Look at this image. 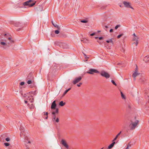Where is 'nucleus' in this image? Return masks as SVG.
<instances>
[{
  "mask_svg": "<svg viewBox=\"0 0 149 149\" xmlns=\"http://www.w3.org/2000/svg\"><path fill=\"white\" fill-rule=\"evenodd\" d=\"M71 89L70 88H69L67 90H66L68 92Z\"/></svg>",
  "mask_w": 149,
  "mask_h": 149,
  "instance_id": "obj_48",
  "label": "nucleus"
},
{
  "mask_svg": "<svg viewBox=\"0 0 149 149\" xmlns=\"http://www.w3.org/2000/svg\"><path fill=\"white\" fill-rule=\"evenodd\" d=\"M120 26V25H117L115 27V29H117Z\"/></svg>",
  "mask_w": 149,
  "mask_h": 149,
  "instance_id": "obj_32",
  "label": "nucleus"
},
{
  "mask_svg": "<svg viewBox=\"0 0 149 149\" xmlns=\"http://www.w3.org/2000/svg\"><path fill=\"white\" fill-rule=\"evenodd\" d=\"M107 42L108 43H111L112 45H113V41L111 39H110L109 40H107Z\"/></svg>",
  "mask_w": 149,
  "mask_h": 149,
  "instance_id": "obj_24",
  "label": "nucleus"
},
{
  "mask_svg": "<svg viewBox=\"0 0 149 149\" xmlns=\"http://www.w3.org/2000/svg\"><path fill=\"white\" fill-rule=\"evenodd\" d=\"M15 25L16 26H18L19 25V24L17 23H16Z\"/></svg>",
  "mask_w": 149,
  "mask_h": 149,
  "instance_id": "obj_39",
  "label": "nucleus"
},
{
  "mask_svg": "<svg viewBox=\"0 0 149 149\" xmlns=\"http://www.w3.org/2000/svg\"><path fill=\"white\" fill-rule=\"evenodd\" d=\"M5 38L8 39L9 40L11 41L12 42H14V41L12 40L11 37L7 34H5L4 35V37H3V38L1 40L6 41V40Z\"/></svg>",
  "mask_w": 149,
  "mask_h": 149,
  "instance_id": "obj_4",
  "label": "nucleus"
},
{
  "mask_svg": "<svg viewBox=\"0 0 149 149\" xmlns=\"http://www.w3.org/2000/svg\"><path fill=\"white\" fill-rule=\"evenodd\" d=\"M25 83L24 82V81H22V82L20 84H25Z\"/></svg>",
  "mask_w": 149,
  "mask_h": 149,
  "instance_id": "obj_47",
  "label": "nucleus"
},
{
  "mask_svg": "<svg viewBox=\"0 0 149 149\" xmlns=\"http://www.w3.org/2000/svg\"><path fill=\"white\" fill-rule=\"evenodd\" d=\"M33 1L32 0H30L26 1L24 3V6H28L29 7H32L34 5L35 3L36 2L33 3L31 4V3L33 2Z\"/></svg>",
  "mask_w": 149,
  "mask_h": 149,
  "instance_id": "obj_3",
  "label": "nucleus"
},
{
  "mask_svg": "<svg viewBox=\"0 0 149 149\" xmlns=\"http://www.w3.org/2000/svg\"><path fill=\"white\" fill-rule=\"evenodd\" d=\"M144 61L146 62L149 61V56H145L143 59Z\"/></svg>",
  "mask_w": 149,
  "mask_h": 149,
  "instance_id": "obj_17",
  "label": "nucleus"
},
{
  "mask_svg": "<svg viewBox=\"0 0 149 149\" xmlns=\"http://www.w3.org/2000/svg\"><path fill=\"white\" fill-rule=\"evenodd\" d=\"M5 140L6 141H10V138L8 137V138H6V139Z\"/></svg>",
  "mask_w": 149,
  "mask_h": 149,
  "instance_id": "obj_34",
  "label": "nucleus"
},
{
  "mask_svg": "<svg viewBox=\"0 0 149 149\" xmlns=\"http://www.w3.org/2000/svg\"><path fill=\"white\" fill-rule=\"evenodd\" d=\"M56 118V115H53L52 116V119H54L55 118Z\"/></svg>",
  "mask_w": 149,
  "mask_h": 149,
  "instance_id": "obj_38",
  "label": "nucleus"
},
{
  "mask_svg": "<svg viewBox=\"0 0 149 149\" xmlns=\"http://www.w3.org/2000/svg\"><path fill=\"white\" fill-rule=\"evenodd\" d=\"M143 81H144L143 80L142 82H141V83H144V82Z\"/></svg>",
  "mask_w": 149,
  "mask_h": 149,
  "instance_id": "obj_56",
  "label": "nucleus"
},
{
  "mask_svg": "<svg viewBox=\"0 0 149 149\" xmlns=\"http://www.w3.org/2000/svg\"><path fill=\"white\" fill-rule=\"evenodd\" d=\"M120 93H121V96L122 98L123 99H126V97H125V96L124 95V94H123V93L121 91Z\"/></svg>",
  "mask_w": 149,
  "mask_h": 149,
  "instance_id": "obj_22",
  "label": "nucleus"
},
{
  "mask_svg": "<svg viewBox=\"0 0 149 149\" xmlns=\"http://www.w3.org/2000/svg\"><path fill=\"white\" fill-rule=\"evenodd\" d=\"M79 84H81V83H80Z\"/></svg>",
  "mask_w": 149,
  "mask_h": 149,
  "instance_id": "obj_64",
  "label": "nucleus"
},
{
  "mask_svg": "<svg viewBox=\"0 0 149 149\" xmlns=\"http://www.w3.org/2000/svg\"><path fill=\"white\" fill-rule=\"evenodd\" d=\"M113 142L111 143V144H110L108 146V149H110L112 148L114 146V145L115 144L116 142H115L114 141H112Z\"/></svg>",
  "mask_w": 149,
  "mask_h": 149,
  "instance_id": "obj_15",
  "label": "nucleus"
},
{
  "mask_svg": "<svg viewBox=\"0 0 149 149\" xmlns=\"http://www.w3.org/2000/svg\"><path fill=\"white\" fill-rule=\"evenodd\" d=\"M26 99L28 100H29L32 103L33 102V98L32 95H30L29 96H28L27 98Z\"/></svg>",
  "mask_w": 149,
  "mask_h": 149,
  "instance_id": "obj_13",
  "label": "nucleus"
},
{
  "mask_svg": "<svg viewBox=\"0 0 149 149\" xmlns=\"http://www.w3.org/2000/svg\"><path fill=\"white\" fill-rule=\"evenodd\" d=\"M120 6L121 7V5H120Z\"/></svg>",
  "mask_w": 149,
  "mask_h": 149,
  "instance_id": "obj_62",
  "label": "nucleus"
},
{
  "mask_svg": "<svg viewBox=\"0 0 149 149\" xmlns=\"http://www.w3.org/2000/svg\"><path fill=\"white\" fill-rule=\"evenodd\" d=\"M136 42H134L133 43V44H135L136 46H137L138 44V41H135Z\"/></svg>",
  "mask_w": 149,
  "mask_h": 149,
  "instance_id": "obj_36",
  "label": "nucleus"
},
{
  "mask_svg": "<svg viewBox=\"0 0 149 149\" xmlns=\"http://www.w3.org/2000/svg\"><path fill=\"white\" fill-rule=\"evenodd\" d=\"M126 149H129L128 146H127V147H126Z\"/></svg>",
  "mask_w": 149,
  "mask_h": 149,
  "instance_id": "obj_53",
  "label": "nucleus"
},
{
  "mask_svg": "<svg viewBox=\"0 0 149 149\" xmlns=\"http://www.w3.org/2000/svg\"><path fill=\"white\" fill-rule=\"evenodd\" d=\"M140 74V73H139L138 72V68L137 66H136V68L134 72V73H133L132 74V77L134 78V79L135 80L136 77L137 76L139 75Z\"/></svg>",
  "mask_w": 149,
  "mask_h": 149,
  "instance_id": "obj_5",
  "label": "nucleus"
},
{
  "mask_svg": "<svg viewBox=\"0 0 149 149\" xmlns=\"http://www.w3.org/2000/svg\"><path fill=\"white\" fill-rule=\"evenodd\" d=\"M43 113H44V114L45 115H46V116L48 115V113L47 112H44Z\"/></svg>",
  "mask_w": 149,
  "mask_h": 149,
  "instance_id": "obj_37",
  "label": "nucleus"
},
{
  "mask_svg": "<svg viewBox=\"0 0 149 149\" xmlns=\"http://www.w3.org/2000/svg\"><path fill=\"white\" fill-rule=\"evenodd\" d=\"M122 132L121 131H120L116 135V136L114 138V139H113V141H114L116 140L117 139V138H118V136H119L121 134Z\"/></svg>",
  "mask_w": 149,
  "mask_h": 149,
  "instance_id": "obj_20",
  "label": "nucleus"
},
{
  "mask_svg": "<svg viewBox=\"0 0 149 149\" xmlns=\"http://www.w3.org/2000/svg\"><path fill=\"white\" fill-rule=\"evenodd\" d=\"M0 44L2 45H6V43L3 42H0Z\"/></svg>",
  "mask_w": 149,
  "mask_h": 149,
  "instance_id": "obj_27",
  "label": "nucleus"
},
{
  "mask_svg": "<svg viewBox=\"0 0 149 149\" xmlns=\"http://www.w3.org/2000/svg\"><path fill=\"white\" fill-rule=\"evenodd\" d=\"M33 81L31 80H29L27 81L28 84H31L32 83H33Z\"/></svg>",
  "mask_w": 149,
  "mask_h": 149,
  "instance_id": "obj_26",
  "label": "nucleus"
},
{
  "mask_svg": "<svg viewBox=\"0 0 149 149\" xmlns=\"http://www.w3.org/2000/svg\"><path fill=\"white\" fill-rule=\"evenodd\" d=\"M52 33L54 34V33L53 32H52V34H51V35L52 36H52Z\"/></svg>",
  "mask_w": 149,
  "mask_h": 149,
  "instance_id": "obj_51",
  "label": "nucleus"
},
{
  "mask_svg": "<svg viewBox=\"0 0 149 149\" xmlns=\"http://www.w3.org/2000/svg\"><path fill=\"white\" fill-rule=\"evenodd\" d=\"M103 148H102L101 149H103Z\"/></svg>",
  "mask_w": 149,
  "mask_h": 149,
  "instance_id": "obj_61",
  "label": "nucleus"
},
{
  "mask_svg": "<svg viewBox=\"0 0 149 149\" xmlns=\"http://www.w3.org/2000/svg\"><path fill=\"white\" fill-rule=\"evenodd\" d=\"M61 143L67 149H68L69 146L66 143V141L64 139H62L61 140Z\"/></svg>",
  "mask_w": 149,
  "mask_h": 149,
  "instance_id": "obj_6",
  "label": "nucleus"
},
{
  "mask_svg": "<svg viewBox=\"0 0 149 149\" xmlns=\"http://www.w3.org/2000/svg\"><path fill=\"white\" fill-rule=\"evenodd\" d=\"M101 74L102 76L105 77L106 78H109L110 77V75L108 73L104 71L102 72Z\"/></svg>",
  "mask_w": 149,
  "mask_h": 149,
  "instance_id": "obj_8",
  "label": "nucleus"
},
{
  "mask_svg": "<svg viewBox=\"0 0 149 149\" xmlns=\"http://www.w3.org/2000/svg\"><path fill=\"white\" fill-rule=\"evenodd\" d=\"M35 9L36 11L39 12H41L43 10V7L40 6H38Z\"/></svg>",
  "mask_w": 149,
  "mask_h": 149,
  "instance_id": "obj_9",
  "label": "nucleus"
},
{
  "mask_svg": "<svg viewBox=\"0 0 149 149\" xmlns=\"http://www.w3.org/2000/svg\"><path fill=\"white\" fill-rule=\"evenodd\" d=\"M148 103H149V101L148 102Z\"/></svg>",
  "mask_w": 149,
  "mask_h": 149,
  "instance_id": "obj_63",
  "label": "nucleus"
},
{
  "mask_svg": "<svg viewBox=\"0 0 149 149\" xmlns=\"http://www.w3.org/2000/svg\"><path fill=\"white\" fill-rule=\"evenodd\" d=\"M4 145L6 146H8L9 145V144L8 143H4Z\"/></svg>",
  "mask_w": 149,
  "mask_h": 149,
  "instance_id": "obj_30",
  "label": "nucleus"
},
{
  "mask_svg": "<svg viewBox=\"0 0 149 149\" xmlns=\"http://www.w3.org/2000/svg\"><path fill=\"white\" fill-rule=\"evenodd\" d=\"M132 123L129 125V127L131 130H133L135 129L137 125L139 123V121L136 120L133 123L131 121Z\"/></svg>",
  "mask_w": 149,
  "mask_h": 149,
  "instance_id": "obj_2",
  "label": "nucleus"
},
{
  "mask_svg": "<svg viewBox=\"0 0 149 149\" xmlns=\"http://www.w3.org/2000/svg\"><path fill=\"white\" fill-rule=\"evenodd\" d=\"M111 81V82L113 84H116L115 83V81L113 80H112Z\"/></svg>",
  "mask_w": 149,
  "mask_h": 149,
  "instance_id": "obj_42",
  "label": "nucleus"
},
{
  "mask_svg": "<svg viewBox=\"0 0 149 149\" xmlns=\"http://www.w3.org/2000/svg\"><path fill=\"white\" fill-rule=\"evenodd\" d=\"M98 38L100 40H102L103 39V38H102V37H99Z\"/></svg>",
  "mask_w": 149,
  "mask_h": 149,
  "instance_id": "obj_43",
  "label": "nucleus"
},
{
  "mask_svg": "<svg viewBox=\"0 0 149 149\" xmlns=\"http://www.w3.org/2000/svg\"><path fill=\"white\" fill-rule=\"evenodd\" d=\"M81 22H82V23H86L87 22V21L86 20H81Z\"/></svg>",
  "mask_w": 149,
  "mask_h": 149,
  "instance_id": "obj_33",
  "label": "nucleus"
},
{
  "mask_svg": "<svg viewBox=\"0 0 149 149\" xmlns=\"http://www.w3.org/2000/svg\"><path fill=\"white\" fill-rule=\"evenodd\" d=\"M68 92V91L66 90L64 91V93H63V95H65Z\"/></svg>",
  "mask_w": 149,
  "mask_h": 149,
  "instance_id": "obj_35",
  "label": "nucleus"
},
{
  "mask_svg": "<svg viewBox=\"0 0 149 149\" xmlns=\"http://www.w3.org/2000/svg\"><path fill=\"white\" fill-rule=\"evenodd\" d=\"M81 79V78L80 77L76 78L73 81L74 84H76V83H78Z\"/></svg>",
  "mask_w": 149,
  "mask_h": 149,
  "instance_id": "obj_14",
  "label": "nucleus"
},
{
  "mask_svg": "<svg viewBox=\"0 0 149 149\" xmlns=\"http://www.w3.org/2000/svg\"><path fill=\"white\" fill-rule=\"evenodd\" d=\"M105 28H108V26H105Z\"/></svg>",
  "mask_w": 149,
  "mask_h": 149,
  "instance_id": "obj_54",
  "label": "nucleus"
},
{
  "mask_svg": "<svg viewBox=\"0 0 149 149\" xmlns=\"http://www.w3.org/2000/svg\"><path fill=\"white\" fill-rule=\"evenodd\" d=\"M98 72V71L97 70L94 69H90L89 71L87 72V73H89L90 74H93L94 73H97Z\"/></svg>",
  "mask_w": 149,
  "mask_h": 149,
  "instance_id": "obj_11",
  "label": "nucleus"
},
{
  "mask_svg": "<svg viewBox=\"0 0 149 149\" xmlns=\"http://www.w3.org/2000/svg\"><path fill=\"white\" fill-rule=\"evenodd\" d=\"M95 39H97V38H99L98 37H95Z\"/></svg>",
  "mask_w": 149,
  "mask_h": 149,
  "instance_id": "obj_55",
  "label": "nucleus"
},
{
  "mask_svg": "<svg viewBox=\"0 0 149 149\" xmlns=\"http://www.w3.org/2000/svg\"><path fill=\"white\" fill-rule=\"evenodd\" d=\"M123 3L124 4L125 7L128 8H130L132 9H133V8L131 6L130 3L126 1H124L123 2Z\"/></svg>",
  "mask_w": 149,
  "mask_h": 149,
  "instance_id": "obj_7",
  "label": "nucleus"
},
{
  "mask_svg": "<svg viewBox=\"0 0 149 149\" xmlns=\"http://www.w3.org/2000/svg\"><path fill=\"white\" fill-rule=\"evenodd\" d=\"M95 34V33H91L90 34V35L91 36H93Z\"/></svg>",
  "mask_w": 149,
  "mask_h": 149,
  "instance_id": "obj_44",
  "label": "nucleus"
},
{
  "mask_svg": "<svg viewBox=\"0 0 149 149\" xmlns=\"http://www.w3.org/2000/svg\"><path fill=\"white\" fill-rule=\"evenodd\" d=\"M20 130L21 131V133H20V136L21 137H23V136L24 137L25 141L24 142L26 143H25V144L26 147V149H29L28 147H27V145H26V144L29 143V144L30 143V141H28V138L27 136H26L25 134V132H24V131L23 129V127H20Z\"/></svg>",
  "mask_w": 149,
  "mask_h": 149,
  "instance_id": "obj_1",
  "label": "nucleus"
},
{
  "mask_svg": "<svg viewBox=\"0 0 149 149\" xmlns=\"http://www.w3.org/2000/svg\"><path fill=\"white\" fill-rule=\"evenodd\" d=\"M77 86L78 87H80L81 86V84H77Z\"/></svg>",
  "mask_w": 149,
  "mask_h": 149,
  "instance_id": "obj_49",
  "label": "nucleus"
},
{
  "mask_svg": "<svg viewBox=\"0 0 149 149\" xmlns=\"http://www.w3.org/2000/svg\"><path fill=\"white\" fill-rule=\"evenodd\" d=\"M55 33L56 34H58L59 33V31L57 30H55Z\"/></svg>",
  "mask_w": 149,
  "mask_h": 149,
  "instance_id": "obj_31",
  "label": "nucleus"
},
{
  "mask_svg": "<svg viewBox=\"0 0 149 149\" xmlns=\"http://www.w3.org/2000/svg\"><path fill=\"white\" fill-rule=\"evenodd\" d=\"M147 97H148V98H149L148 100H149V96L148 95H147Z\"/></svg>",
  "mask_w": 149,
  "mask_h": 149,
  "instance_id": "obj_59",
  "label": "nucleus"
},
{
  "mask_svg": "<svg viewBox=\"0 0 149 149\" xmlns=\"http://www.w3.org/2000/svg\"><path fill=\"white\" fill-rule=\"evenodd\" d=\"M138 39L139 38L137 36L134 37L133 38L132 40L133 41H138Z\"/></svg>",
  "mask_w": 149,
  "mask_h": 149,
  "instance_id": "obj_19",
  "label": "nucleus"
},
{
  "mask_svg": "<svg viewBox=\"0 0 149 149\" xmlns=\"http://www.w3.org/2000/svg\"><path fill=\"white\" fill-rule=\"evenodd\" d=\"M100 32L101 31H97V32L98 33Z\"/></svg>",
  "mask_w": 149,
  "mask_h": 149,
  "instance_id": "obj_58",
  "label": "nucleus"
},
{
  "mask_svg": "<svg viewBox=\"0 0 149 149\" xmlns=\"http://www.w3.org/2000/svg\"><path fill=\"white\" fill-rule=\"evenodd\" d=\"M123 34H120V35L118 36L117 38H120L121 36H123Z\"/></svg>",
  "mask_w": 149,
  "mask_h": 149,
  "instance_id": "obj_29",
  "label": "nucleus"
},
{
  "mask_svg": "<svg viewBox=\"0 0 149 149\" xmlns=\"http://www.w3.org/2000/svg\"><path fill=\"white\" fill-rule=\"evenodd\" d=\"M84 54V57L85 58H89V57H87L86 55L85 54Z\"/></svg>",
  "mask_w": 149,
  "mask_h": 149,
  "instance_id": "obj_40",
  "label": "nucleus"
},
{
  "mask_svg": "<svg viewBox=\"0 0 149 149\" xmlns=\"http://www.w3.org/2000/svg\"><path fill=\"white\" fill-rule=\"evenodd\" d=\"M65 102H63V101H61L59 103V105L61 106L62 107V106H63L65 104Z\"/></svg>",
  "mask_w": 149,
  "mask_h": 149,
  "instance_id": "obj_23",
  "label": "nucleus"
},
{
  "mask_svg": "<svg viewBox=\"0 0 149 149\" xmlns=\"http://www.w3.org/2000/svg\"><path fill=\"white\" fill-rule=\"evenodd\" d=\"M26 87V84H20L19 88L20 89L24 88Z\"/></svg>",
  "mask_w": 149,
  "mask_h": 149,
  "instance_id": "obj_18",
  "label": "nucleus"
},
{
  "mask_svg": "<svg viewBox=\"0 0 149 149\" xmlns=\"http://www.w3.org/2000/svg\"><path fill=\"white\" fill-rule=\"evenodd\" d=\"M52 120L53 122L58 123L59 122V119L58 118H55L54 119H52Z\"/></svg>",
  "mask_w": 149,
  "mask_h": 149,
  "instance_id": "obj_16",
  "label": "nucleus"
},
{
  "mask_svg": "<svg viewBox=\"0 0 149 149\" xmlns=\"http://www.w3.org/2000/svg\"><path fill=\"white\" fill-rule=\"evenodd\" d=\"M56 101L54 100L52 103L51 106V109H55L56 107Z\"/></svg>",
  "mask_w": 149,
  "mask_h": 149,
  "instance_id": "obj_12",
  "label": "nucleus"
},
{
  "mask_svg": "<svg viewBox=\"0 0 149 149\" xmlns=\"http://www.w3.org/2000/svg\"><path fill=\"white\" fill-rule=\"evenodd\" d=\"M52 113L53 115H55L56 113L54 111H53L52 112Z\"/></svg>",
  "mask_w": 149,
  "mask_h": 149,
  "instance_id": "obj_41",
  "label": "nucleus"
},
{
  "mask_svg": "<svg viewBox=\"0 0 149 149\" xmlns=\"http://www.w3.org/2000/svg\"><path fill=\"white\" fill-rule=\"evenodd\" d=\"M47 116L45 118V119H47L48 118V115L46 116Z\"/></svg>",
  "mask_w": 149,
  "mask_h": 149,
  "instance_id": "obj_50",
  "label": "nucleus"
},
{
  "mask_svg": "<svg viewBox=\"0 0 149 149\" xmlns=\"http://www.w3.org/2000/svg\"><path fill=\"white\" fill-rule=\"evenodd\" d=\"M58 108L56 109L55 111H54L56 113H58Z\"/></svg>",
  "mask_w": 149,
  "mask_h": 149,
  "instance_id": "obj_28",
  "label": "nucleus"
},
{
  "mask_svg": "<svg viewBox=\"0 0 149 149\" xmlns=\"http://www.w3.org/2000/svg\"><path fill=\"white\" fill-rule=\"evenodd\" d=\"M34 85V84H32V86H30V87H33V86H32V85Z\"/></svg>",
  "mask_w": 149,
  "mask_h": 149,
  "instance_id": "obj_57",
  "label": "nucleus"
},
{
  "mask_svg": "<svg viewBox=\"0 0 149 149\" xmlns=\"http://www.w3.org/2000/svg\"><path fill=\"white\" fill-rule=\"evenodd\" d=\"M24 102H25V103H26V104H27V101H26V100H25Z\"/></svg>",
  "mask_w": 149,
  "mask_h": 149,
  "instance_id": "obj_52",
  "label": "nucleus"
},
{
  "mask_svg": "<svg viewBox=\"0 0 149 149\" xmlns=\"http://www.w3.org/2000/svg\"><path fill=\"white\" fill-rule=\"evenodd\" d=\"M52 23L54 27H57L58 29H59L58 26L56 24L54 23L53 22H52Z\"/></svg>",
  "mask_w": 149,
  "mask_h": 149,
  "instance_id": "obj_25",
  "label": "nucleus"
},
{
  "mask_svg": "<svg viewBox=\"0 0 149 149\" xmlns=\"http://www.w3.org/2000/svg\"><path fill=\"white\" fill-rule=\"evenodd\" d=\"M113 32V29H111L110 30V33L112 32Z\"/></svg>",
  "mask_w": 149,
  "mask_h": 149,
  "instance_id": "obj_45",
  "label": "nucleus"
},
{
  "mask_svg": "<svg viewBox=\"0 0 149 149\" xmlns=\"http://www.w3.org/2000/svg\"><path fill=\"white\" fill-rule=\"evenodd\" d=\"M133 37H135V36H136V34L134 33L133 35Z\"/></svg>",
  "mask_w": 149,
  "mask_h": 149,
  "instance_id": "obj_46",
  "label": "nucleus"
},
{
  "mask_svg": "<svg viewBox=\"0 0 149 149\" xmlns=\"http://www.w3.org/2000/svg\"><path fill=\"white\" fill-rule=\"evenodd\" d=\"M115 85H116V86H117V84H114Z\"/></svg>",
  "mask_w": 149,
  "mask_h": 149,
  "instance_id": "obj_60",
  "label": "nucleus"
},
{
  "mask_svg": "<svg viewBox=\"0 0 149 149\" xmlns=\"http://www.w3.org/2000/svg\"><path fill=\"white\" fill-rule=\"evenodd\" d=\"M29 93V95H35L36 94V91H31V92H29V93Z\"/></svg>",
  "mask_w": 149,
  "mask_h": 149,
  "instance_id": "obj_21",
  "label": "nucleus"
},
{
  "mask_svg": "<svg viewBox=\"0 0 149 149\" xmlns=\"http://www.w3.org/2000/svg\"><path fill=\"white\" fill-rule=\"evenodd\" d=\"M20 93L21 95V96L24 97L26 98V99H27L28 96H29V93H24V94L21 91H20Z\"/></svg>",
  "mask_w": 149,
  "mask_h": 149,
  "instance_id": "obj_10",
  "label": "nucleus"
}]
</instances>
